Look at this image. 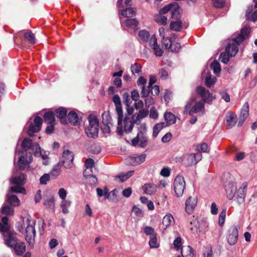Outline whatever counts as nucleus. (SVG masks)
Instances as JSON below:
<instances>
[{
    "mask_svg": "<svg viewBox=\"0 0 257 257\" xmlns=\"http://www.w3.org/2000/svg\"><path fill=\"white\" fill-rule=\"evenodd\" d=\"M55 112L56 116L61 119V122L62 123L64 124H66L68 123V121L65 119V117L67 113V111L65 108H59L55 111Z\"/></svg>",
    "mask_w": 257,
    "mask_h": 257,
    "instance_id": "nucleus-26",
    "label": "nucleus"
},
{
    "mask_svg": "<svg viewBox=\"0 0 257 257\" xmlns=\"http://www.w3.org/2000/svg\"><path fill=\"white\" fill-rule=\"evenodd\" d=\"M196 92L202 98L203 102L210 104L214 97L210 91L202 86H198L196 88Z\"/></svg>",
    "mask_w": 257,
    "mask_h": 257,
    "instance_id": "nucleus-12",
    "label": "nucleus"
},
{
    "mask_svg": "<svg viewBox=\"0 0 257 257\" xmlns=\"http://www.w3.org/2000/svg\"><path fill=\"white\" fill-rule=\"evenodd\" d=\"M13 192L11 189L8 190L7 194V200L9 203L13 206H19L20 201L16 195H11V193Z\"/></svg>",
    "mask_w": 257,
    "mask_h": 257,
    "instance_id": "nucleus-25",
    "label": "nucleus"
},
{
    "mask_svg": "<svg viewBox=\"0 0 257 257\" xmlns=\"http://www.w3.org/2000/svg\"><path fill=\"white\" fill-rule=\"evenodd\" d=\"M122 99L123 102L124 104L126 105V106L130 105L132 103V98L131 96H130L128 93L125 92L122 95Z\"/></svg>",
    "mask_w": 257,
    "mask_h": 257,
    "instance_id": "nucleus-58",
    "label": "nucleus"
},
{
    "mask_svg": "<svg viewBox=\"0 0 257 257\" xmlns=\"http://www.w3.org/2000/svg\"><path fill=\"white\" fill-rule=\"evenodd\" d=\"M210 67L213 71V72L218 75L220 73L221 70V66L218 62L215 60L210 64Z\"/></svg>",
    "mask_w": 257,
    "mask_h": 257,
    "instance_id": "nucleus-47",
    "label": "nucleus"
},
{
    "mask_svg": "<svg viewBox=\"0 0 257 257\" xmlns=\"http://www.w3.org/2000/svg\"><path fill=\"white\" fill-rule=\"evenodd\" d=\"M2 212L6 215H12L14 213V209L8 205H4L2 208Z\"/></svg>",
    "mask_w": 257,
    "mask_h": 257,
    "instance_id": "nucleus-53",
    "label": "nucleus"
},
{
    "mask_svg": "<svg viewBox=\"0 0 257 257\" xmlns=\"http://www.w3.org/2000/svg\"><path fill=\"white\" fill-rule=\"evenodd\" d=\"M23 222L24 226H26L25 239L30 245L33 246L36 236L35 221L32 220L30 216H27L23 218Z\"/></svg>",
    "mask_w": 257,
    "mask_h": 257,
    "instance_id": "nucleus-4",
    "label": "nucleus"
},
{
    "mask_svg": "<svg viewBox=\"0 0 257 257\" xmlns=\"http://www.w3.org/2000/svg\"><path fill=\"white\" fill-rule=\"evenodd\" d=\"M182 245L181 238L178 236L173 242L174 247L177 250H178L181 248Z\"/></svg>",
    "mask_w": 257,
    "mask_h": 257,
    "instance_id": "nucleus-62",
    "label": "nucleus"
},
{
    "mask_svg": "<svg viewBox=\"0 0 257 257\" xmlns=\"http://www.w3.org/2000/svg\"><path fill=\"white\" fill-rule=\"evenodd\" d=\"M131 71L133 74L140 75L142 72V66L140 64L135 63L131 66Z\"/></svg>",
    "mask_w": 257,
    "mask_h": 257,
    "instance_id": "nucleus-50",
    "label": "nucleus"
},
{
    "mask_svg": "<svg viewBox=\"0 0 257 257\" xmlns=\"http://www.w3.org/2000/svg\"><path fill=\"white\" fill-rule=\"evenodd\" d=\"M120 22L121 27L128 32L136 31L137 30L138 22L135 18L127 19L120 17Z\"/></svg>",
    "mask_w": 257,
    "mask_h": 257,
    "instance_id": "nucleus-8",
    "label": "nucleus"
},
{
    "mask_svg": "<svg viewBox=\"0 0 257 257\" xmlns=\"http://www.w3.org/2000/svg\"><path fill=\"white\" fill-rule=\"evenodd\" d=\"M5 243L9 247H12L17 242L16 234L10 230L7 232H3Z\"/></svg>",
    "mask_w": 257,
    "mask_h": 257,
    "instance_id": "nucleus-15",
    "label": "nucleus"
},
{
    "mask_svg": "<svg viewBox=\"0 0 257 257\" xmlns=\"http://www.w3.org/2000/svg\"><path fill=\"white\" fill-rule=\"evenodd\" d=\"M32 146V142L30 139L25 138L24 139V140L22 142V149L24 151L26 152L29 149H31Z\"/></svg>",
    "mask_w": 257,
    "mask_h": 257,
    "instance_id": "nucleus-46",
    "label": "nucleus"
},
{
    "mask_svg": "<svg viewBox=\"0 0 257 257\" xmlns=\"http://www.w3.org/2000/svg\"><path fill=\"white\" fill-rule=\"evenodd\" d=\"M226 121L229 128L234 126L237 122V116L235 114L229 112L225 117Z\"/></svg>",
    "mask_w": 257,
    "mask_h": 257,
    "instance_id": "nucleus-27",
    "label": "nucleus"
},
{
    "mask_svg": "<svg viewBox=\"0 0 257 257\" xmlns=\"http://www.w3.org/2000/svg\"><path fill=\"white\" fill-rule=\"evenodd\" d=\"M185 188V182L182 176H177L174 181V190L177 197L182 196Z\"/></svg>",
    "mask_w": 257,
    "mask_h": 257,
    "instance_id": "nucleus-9",
    "label": "nucleus"
},
{
    "mask_svg": "<svg viewBox=\"0 0 257 257\" xmlns=\"http://www.w3.org/2000/svg\"><path fill=\"white\" fill-rule=\"evenodd\" d=\"M139 36L140 38L144 42H147L149 40L150 38V34L149 33L145 30H141L139 32Z\"/></svg>",
    "mask_w": 257,
    "mask_h": 257,
    "instance_id": "nucleus-49",
    "label": "nucleus"
},
{
    "mask_svg": "<svg viewBox=\"0 0 257 257\" xmlns=\"http://www.w3.org/2000/svg\"><path fill=\"white\" fill-rule=\"evenodd\" d=\"M181 49V46L179 43H174L172 44L170 51L174 52H178Z\"/></svg>",
    "mask_w": 257,
    "mask_h": 257,
    "instance_id": "nucleus-64",
    "label": "nucleus"
},
{
    "mask_svg": "<svg viewBox=\"0 0 257 257\" xmlns=\"http://www.w3.org/2000/svg\"><path fill=\"white\" fill-rule=\"evenodd\" d=\"M148 114V111L144 109H141L138 113L133 115V119L135 120L137 122L140 121V119L145 117Z\"/></svg>",
    "mask_w": 257,
    "mask_h": 257,
    "instance_id": "nucleus-37",
    "label": "nucleus"
},
{
    "mask_svg": "<svg viewBox=\"0 0 257 257\" xmlns=\"http://www.w3.org/2000/svg\"><path fill=\"white\" fill-rule=\"evenodd\" d=\"M166 126V124L165 122H161L156 124L153 128V136L154 137H156L158 135L160 131L164 127Z\"/></svg>",
    "mask_w": 257,
    "mask_h": 257,
    "instance_id": "nucleus-45",
    "label": "nucleus"
},
{
    "mask_svg": "<svg viewBox=\"0 0 257 257\" xmlns=\"http://www.w3.org/2000/svg\"><path fill=\"white\" fill-rule=\"evenodd\" d=\"M142 189L145 193L152 195L156 192L157 186L154 184H145Z\"/></svg>",
    "mask_w": 257,
    "mask_h": 257,
    "instance_id": "nucleus-30",
    "label": "nucleus"
},
{
    "mask_svg": "<svg viewBox=\"0 0 257 257\" xmlns=\"http://www.w3.org/2000/svg\"><path fill=\"white\" fill-rule=\"evenodd\" d=\"M171 13L173 21L180 20L181 16L180 14V8L178 4L177 7H173V9H172Z\"/></svg>",
    "mask_w": 257,
    "mask_h": 257,
    "instance_id": "nucleus-40",
    "label": "nucleus"
},
{
    "mask_svg": "<svg viewBox=\"0 0 257 257\" xmlns=\"http://www.w3.org/2000/svg\"><path fill=\"white\" fill-rule=\"evenodd\" d=\"M21 152H19V156H20L18 162V166L20 170H24L26 166L30 164L32 161L33 157L31 155L29 156V159H27V157L21 155Z\"/></svg>",
    "mask_w": 257,
    "mask_h": 257,
    "instance_id": "nucleus-21",
    "label": "nucleus"
},
{
    "mask_svg": "<svg viewBox=\"0 0 257 257\" xmlns=\"http://www.w3.org/2000/svg\"><path fill=\"white\" fill-rule=\"evenodd\" d=\"M24 37L31 44H34L36 43L35 35L31 32L29 31L25 33Z\"/></svg>",
    "mask_w": 257,
    "mask_h": 257,
    "instance_id": "nucleus-52",
    "label": "nucleus"
},
{
    "mask_svg": "<svg viewBox=\"0 0 257 257\" xmlns=\"http://www.w3.org/2000/svg\"><path fill=\"white\" fill-rule=\"evenodd\" d=\"M147 128L146 124H141L139 127L137 136L132 141L134 146L145 148L148 145V140L146 136Z\"/></svg>",
    "mask_w": 257,
    "mask_h": 257,
    "instance_id": "nucleus-5",
    "label": "nucleus"
},
{
    "mask_svg": "<svg viewBox=\"0 0 257 257\" xmlns=\"http://www.w3.org/2000/svg\"><path fill=\"white\" fill-rule=\"evenodd\" d=\"M247 188V183L246 182H243L239 188L236 189V197L237 201L239 204L243 203L244 201V199L246 196V193Z\"/></svg>",
    "mask_w": 257,
    "mask_h": 257,
    "instance_id": "nucleus-16",
    "label": "nucleus"
},
{
    "mask_svg": "<svg viewBox=\"0 0 257 257\" xmlns=\"http://www.w3.org/2000/svg\"><path fill=\"white\" fill-rule=\"evenodd\" d=\"M202 157L200 153L187 154L183 157V162L186 166H191L197 164L202 159Z\"/></svg>",
    "mask_w": 257,
    "mask_h": 257,
    "instance_id": "nucleus-10",
    "label": "nucleus"
},
{
    "mask_svg": "<svg viewBox=\"0 0 257 257\" xmlns=\"http://www.w3.org/2000/svg\"><path fill=\"white\" fill-rule=\"evenodd\" d=\"M55 200L53 197H51L50 199L45 200L44 202V205L48 208H54L55 206Z\"/></svg>",
    "mask_w": 257,
    "mask_h": 257,
    "instance_id": "nucleus-55",
    "label": "nucleus"
},
{
    "mask_svg": "<svg viewBox=\"0 0 257 257\" xmlns=\"http://www.w3.org/2000/svg\"><path fill=\"white\" fill-rule=\"evenodd\" d=\"M226 217V209H223L219 214L218 223L220 226H222L224 223Z\"/></svg>",
    "mask_w": 257,
    "mask_h": 257,
    "instance_id": "nucleus-61",
    "label": "nucleus"
},
{
    "mask_svg": "<svg viewBox=\"0 0 257 257\" xmlns=\"http://www.w3.org/2000/svg\"><path fill=\"white\" fill-rule=\"evenodd\" d=\"M164 117L167 125L175 124L176 122V116L171 112L165 113Z\"/></svg>",
    "mask_w": 257,
    "mask_h": 257,
    "instance_id": "nucleus-34",
    "label": "nucleus"
},
{
    "mask_svg": "<svg viewBox=\"0 0 257 257\" xmlns=\"http://www.w3.org/2000/svg\"><path fill=\"white\" fill-rule=\"evenodd\" d=\"M96 192L98 197L104 196L105 199H108L109 197V194L108 193V189L106 187H104L103 190L97 188L96 189Z\"/></svg>",
    "mask_w": 257,
    "mask_h": 257,
    "instance_id": "nucleus-48",
    "label": "nucleus"
},
{
    "mask_svg": "<svg viewBox=\"0 0 257 257\" xmlns=\"http://www.w3.org/2000/svg\"><path fill=\"white\" fill-rule=\"evenodd\" d=\"M238 229L237 226H231L228 230L226 235L227 242L230 245H235L238 240Z\"/></svg>",
    "mask_w": 257,
    "mask_h": 257,
    "instance_id": "nucleus-11",
    "label": "nucleus"
},
{
    "mask_svg": "<svg viewBox=\"0 0 257 257\" xmlns=\"http://www.w3.org/2000/svg\"><path fill=\"white\" fill-rule=\"evenodd\" d=\"M162 43L166 49L170 50L173 43L171 38H164L162 39Z\"/></svg>",
    "mask_w": 257,
    "mask_h": 257,
    "instance_id": "nucleus-57",
    "label": "nucleus"
},
{
    "mask_svg": "<svg viewBox=\"0 0 257 257\" xmlns=\"http://www.w3.org/2000/svg\"><path fill=\"white\" fill-rule=\"evenodd\" d=\"M13 247L15 252L18 255H22L26 250V245L23 242H17Z\"/></svg>",
    "mask_w": 257,
    "mask_h": 257,
    "instance_id": "nucleus-29",
    "label": "nucleus"
},
{
    "mask_svg": "<svg viewBox=\"0 0 257 257\" xmlns=\"http://www.w3.org/2000/svg\"><path fill=\"white\" fill-rule=\"evenodd\" d=\"M246 106L244 105L243 108L241 110L240 118H242V121L247 118L248 115V105L247 103H246Z\"/></svg>",
    "mask_w": 257,
    "mask_h": 257,
    "instance_id": "nucleus-56",
    "label": "nucleus"
},
{
    "mask_svg": "<svg viewBox=\"0 0 257 257\" xmlns=\"http://www.w3.org/2000/svg\"><path fill=\"white\" fill-rule=\"evenodd\" d=\"M136 14V9L135 8H126L120 11V17L127 19H133Z\"/></svg>",
    "mask_w": 257,
    "mask_h": 257,
    "instance_id": "nucleus-22",
    "label": "nucleus"
},
{
    "mask_svg": "<svg viewBox=\"0 0 257 257\" xmlns=\"http://www.w3.org/2000/svg\"><path fill=\"white\" fill-rule=\"evenodd\" d=\"M118 8H128L132 5V0H118L117 2Z\"/></svg>",
    "mask_w": 257,
    "mask_h": 257,
    "instance_id": "nucleus-51",
    "label": "nucleus"
},
{
    "mask_svg": "<svg viewBox=\"0 0 257 257\" xmlns=\"http://www.w3.org/2000/svg\"><path fill=\"white\" fill-rule=\"evenodd\" d=\"M8 230H9L8 218L7 216L3 217L2 218V222H0V232H7Z\"/></svg>",
    "mask_w": 257,
    "mask_h": 257,
    "instance_id": "nucleus-36",
    "label": "nucleus"
},
{
    "mask_svg": "<svg viewBox=\"0 0 257 257\" xmlns=\"http://www.w3.org/2000/svg\"><path fill=\"white\" fill-rule=\"evenodd\" d=\"M42 121L43 120L40 116H36L34 119L33 122H31L29 125L28 131V135L33 136L35 133L39 132L41 128Z\"/></svg>",
    "mask_w": 257,
    "mask_h": 257,
    "instance_id": "nucleus-13",
    "label": "nucleus"
},
{
    "mask_svg": "<svg viewBox=\"0 0 257 257\" xmlns=\"http://www.w3.org/2000/svg\"><path fill=\"white\" fill-rule=\"evenodd\" d=\"M25 179L26 176L24 174H21L19 176L12 178L10 180V183L11 184H15L16 186L11 187L10 188L11 190L14 193L25 194L26 190L22 187V186L25 184Z\"/></svg>",
    "mask_w": 257,
    "mask_h": 257,
    "instance_id": "nucleus-7",
    "label": "nucleus"
},
{
    "mask_svg": "<svg viewBox=\"0 0 257 257\" xmlns=\"http://www.w3.org/2000/svg\"><path fill=\"white\" fill-rule=\"evenodd\" d=\"M199 222L197 221H194L191 222L190 230L193 234L196 235L199 234L202 231V229L200 225Z\"/></svg>",
    "mask_w": 257,
    "mask_h": 257,
    "instance_id": "nucleus-38",
    "label": "nucleus"
},
{
    "mask_svg": "<svg viewBox=\"0 0 257 257\" xmlns=\"http://www.w3.org/2000/svg\"><path fill=\"white\" fill-rule=\"evenodd\" d=\"M88 125L85 128V132L86 135L92 138L98 136L99 131V121L96 116L93 114H90L88 117Z\"/></svg>",
    "mask_w": 257,
    "mask_h": 257,
    "instance_id": "nucleus-6",
    "label": "nucleus"
},
{
    "mask_svg": "<svg viewBox=\"0 0 257 257\" xmlns=\"http://www.w3.org/2000/svg\"><path fill=\"white\" fill-rule=\"evenodd\" d=\"M181 254L183 257H195L194 250L190 246L182 247Z\"/></svg>",
    "mask_w": 257,
    "mask_h": 257,
    "instance_id": "nucleus-31",
    "label": "nucleus"
},
{
    "mask_svg": "<svg viewBox=\"0 0 257 257\" xmlns=\"http://www.w3.org/2000/svg\"><path fill=\"white\" fill-rule=\"evenodd\" d=\"M134 171H130L125 174H120L115 177V180L122 183L127 180L134 174Z\"/></svg>",
    "mask_w": 257,
    "mask_h": 257,
    "instance_id": "nucleus-33",
    "label": "nucleus"
},
{
    "mask_svg": "<svg viewBox=\"0 0 257 257\" xmlns=\"http://www.w3.org/2000/svg\"><path fill=\"white\" fill-rule=\"evenodd\" d=\"M216 78L214 77H212L211 75H208L205 78V85L208 87H210L216 82Z\"/></svg>",
    "mask_w": 257,
    "mask_h": 257,
    "instance_id": "nucleus-54",
    "label": "nucleus"
},
{
    "mask_svg": "<svg viewBox=\"0 0 257 257\" xmlns=\"http://www.w3.org/2000/svg\"><path fill=\"white\" fill-rule=\"evenodd\" d=\"M149 244L152 248H156L159 247L160 244L157 241V234L150 236Z\"/></svg>",
    "mask_w": 257,
    "mask_h": 257,
    "instance_id": "nucleus-44",
    "label": "nucleus"
},
{
    "mask_svg": "<svg viewBox=\"0 0 257 257\" xmlns=\"http://www.w3.org/2000/svg\"><path fill=\"white\" fill-rule=\"evenodd\" d=\"M175 223V220L172 214H167L163 218L162 224L165 226L164 231L170 226L173 225Z\"/></svg>",
    "mask_w": 257,
    "mask_h": 257,
    "instance_id": "nucleus-28",
    "label": "nucleus"
},
{
    "mask_svg": "<svg viewBox=\"0 0 257 257\" xmlns=\"http://www.w3.org/2000/svg\"><path fill=\"white\" fill-rule=\"evenodd\" d=\"M71 204V202L70 201L66 199L62 200L60 205L64 214H67L69 212L68 208L70 206Z\"/></svg>",
    "mask_w": 257,
    "mask_h": 257,
    "instance_id": "nucleus-41",
    "label": "nucleus"
},
{
    "mask_svg": "<svg viewBox=\"0 0 257 257\" xmlns=\"http://www.w3.org/2000/svg\"><path fill=\"white\" fill-rule=\"evenodd\" d=\"M250 33L249 28L245 27L241 29L240 33L233 38L234 43L229 44L226 47L225 52L220 54L219 60L224 64H227L230 57L234 56L238 51V45L246 39Z\"/></svg>",
    "mask_w": 257,
    "mask_h": 257,
    "instance_id": "nucleus-2",
    "label": "nucleus"
},
{
    "mask_svg": "<svg viewBox=\"0 0 257 257\" xmlns=\"http://www.w3.org/2000/svg\"><path fill=\"white\" fill-rule=\"evenodd\" d=\"M227 197L228 199L231 200L234 196L236 192V183L235 182H230L225 186Z\"/></svg>",
    "mask_w": 257,
    "mask_h": 257,
    "instance_id": "nucleus-20",
    "label": "nucleus"
},
{
    "mask_svg": "<svg viewBox=\"0 0 257 257\" xmlns=\"http://www.w3.org/2000/svg\"><path fill=\"white\" fill-rule=\"evenodd\" d=\"M184 113H188L191 116L195 113H201L203 114L205 112L204 103L203 101H197L196 98L192 96L187 101L185 106Z\"/></svg>",
    "mask_w": 257,
    "mask_h": 257,
    "instance_id": "nucleus-3",
    "label": "nucleus"
},
{
    "mask_svg": "<svg viewBox=\"0 0 257 257\" xmlns=\"http://www.w3.org/2000/svg\"><path fill=\"white\" fill-rule=\"evenodd\" d=\"M44 121L47 123H55V117L54 114L52 111H48L44 113Z\"/></svg>",
    "mask_w": 257,
    "mask_h": 257,
    "instance_id": "nucleus-39",
    "label": "nucleus"
},
{
    "mask_svg": "<svg viewBox=\"0 0 257 257\" xmlns=\"http://www.w3.org/2000/svg\"><path fill=\"white\" fill-rule=\"evenodd\" d=\"M50 179V176L49 174H44L40 178V184L41 185H46Z\"/></svg>",
    "mask_w": 257,
    "mask_h": 257,
    "instance_id": "nucleus-63",
    "label": "nucleus"
},
{
    "mask_svg": "<svg viewBox=\"0 0 257 257\" xmlns=\"http://www.w3.org/2000/svg\"><path fill=\"white\" fill-rule=\"evenodd\" d=\"M177 7V3L176 2L169 4L161 9L159 11V13L164 15L169 12L171 13L172 9H173V7Z\"/></svg>",
    "mask_w": 257,
    "mask_h": 257,
    "instance_id": "nucleus-42",
    "label": "nucleus"
},
{
    "mask_svg": "<svg viewBox=\"0 0 257 257\" xmlns=\"http://www.w3.org/2000/svg\"><path fill=\"white\" fill-rule=\"evenodd\" d=\"M255 8L254 6H249L245 14L246 19L253 22L257 21V10L254 11Z\"/></svg>",
    "mask_w": 257,
    "mask_h": 257,
    "instance_id": "nucleus-24",
    "label": "nucleus"
},
{
    "mask_svg": "<svg viewBox=\"0 0 257 257\" xmlns=\"http://www.w3.org/2000/svg\"><path fill=\"white\" fill-rule=\"evenodd\" d=\"M74 156L72 152L65 150L61 157V160L66 168H71L72 167Z\"/></svg>",
    "mask_w": 257,
    "mask_h": 257,
    "instance_id": "nucleus-14",
    "label": "nucleus"
},
{
    "mask_svg": "<svg viewBox=\"0 0 257 257\" xmlns=\"http://www.w3.org/2000/svg\"><path fill=\"white\" fill-rule=\"evenodd\" d=\"M149 45L154 50L155 55L161 56L163 55L164 52L158 46L157 39L155 35H153L150 37Z\"/></svg>",
    "mask_w": 257,
    "mask_h": 257,
    "instance_id": "nucleus-19",
    "label": "nucleus"
},
{
    "mask_svg": "<svg viewBox=\"0 0 257 257\" xmlns=\"http://www.w3.org/2000/svg\"><path fill=\"white\" fill-rule=\"evenodd\" d=\"M144 232L146 235H150V236L157 234L155 232L154 229L152 227L148 226H147L144 228Z\"/></svg>",
    "mask_w": 257,
    "mask_h": 257,
    "instance_id": "nucleus-60",
    "label": "nucleus"
},
{
    "mask_svg": "<svg viewBox=\"0 0 257 257\" xmlns=\"http://www.w3.org/2000/svg\"><path fill=\"white\" fill-rule=\"evenodd\" d=\"M197 203V198L196 197L190 196L186 200L185 202V210L188 214H191Z\"/></svg>",
    "mask_w": 257,
    "mask_h": 257,
    "instance_id": "nucleus-17",
    "label": "nucleus"
},
{
    "mask_svg": "<svg viewBox=\"0 0 257 257\" xmlns=\"http://www.w3.org/2000/svg\"><path fill=\"white\" fill-rule=\"evenodd\" d=\"M112 100L115 104V110L117 114V133L121 135L123 132L126 133L131 132L137 121L133 119V115L131 117L125 115L122 122L123 111L120 98L118 95L115 94L112 97Z\"/></svg>",
    "mask_w": 257,
    "mask_h": 257,
    "instance_id": "nucleus-1",
    "label": "nucleus"
},
{
    "mask_svg": "<svg viewBox=\"0 0 257 257\" xmlns=\"http://www.w3.org/2000/svg\"><path fill=\"white\" fill-rule=\"evenodd\" d=\"M182 29V23L180 20L172 21L170 24V29L178 32Z\"/></svg>",
    "mask_w": 257,
    "mask_h": 257,
    "instance_id": "nucleus-32",
    "label": "nucleus"
},
{
    "mask_svg": "<svg viewBox=\"0 0 257 257\" xmlns=\"http://www.w3.org/2000/svg\"><path fill=\"white\" fill-rule=\"evenodd\" d=\"M150 92H151V87H149V86H148L147 87L145 86L142 87L141 94L142 97H147Z\"/></svg>",
    "mask_w": 257,
    "mask_h": 257,
    "instance_id": "nucleus-59",
    "label": "nucleus"
},
{
    "mask_svg": "<svg viewBox=\"0 0 257 257\" xmlns=\"http://www.w3.org/2000/svg\"><path fill=\"white\" fill-rule=\"evenodd\" d=\"M67 118L69 123L74 125H76L78 120V117L75 112L73 111H70L67 115Z\"/></svg>",
    "mask_w": 257,
    "mask_h": 257,
    "instance_id": "nucleus-35",
    "label": "nucleus"
},
{
    "mask_svg": "<svg viewBox=\"0 0 257 257\" xmlns=\"http://www.w3.org/2000/svg\"><path fill=\"white\" fill-rule=\"evenodd\" d=\"M146 158V154H142L136 156H130L126 159V162L132 165L136 166L141 164L145 162Z\"/></svg>",
    "mask_w": 257,
    "mask_h": 257,
    "instance_id": "nucleus-18",
    "label": "nucleus"
},
{
    "mask_svg": "<svg viewBox=\"0 0 257 257\" xmlns=\"http://www.w3.org/2000/svg\"><path fill=\"white\" fill-rule=\"evenodd\" d=\"M97 172V170L96 168H86V169L83 172L84 176L87 178H91L92 179V183L95 184L97 182V178L95 174Z\"/></svg>",
    "mask_w": 257,
    "mask_h": 257,
    "instance_id": "nucleus-23",
    "label": "nucleus"
},
{
    "mask_svg": "<svg viewBox=\"0 0 257 257\" xmlns=\"http://www.w3.org/2000/svg\"><path fill=\"white\" fill-rule=\"evenodd\" d=\"M155 21L162 25H166L167 23V18L164 15L159 13L158 15L155 16Z\"/></svg>",
    "mask_w": 257,
    "mask_h": 257,
    "instance_id": "nucleus-43",
    "label": "nucleus"
}]
</instances>
